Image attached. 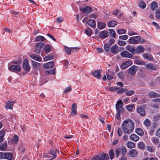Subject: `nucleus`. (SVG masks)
Returning <instances> with one entry per match:
<instances>
[{
    "label": "nucleus",
    "instance_id": "nucleus-1",
    "mask_svg": "<svg viewBox=\"0 0 160 160\" xmlns=\"http://www.w3.org/2000/svg\"><path fill=\"white\" fill-rule=\"evenodd\" d=\"M121 127L124 133L130 134L134 130V123L131 119H127L124 121Z\"/></svg>",
    "mask_w": 160,
    "mask_h": 160
},
{
    "label": "nucleus",
    "instance_id": "nucleus-2",
    "mask_svg": "<svg viewBox=\"0 0 160 160\" xmlns=\"http://www.w3.org/2000/svg\"><path fill=\"white\" fill-rule=\"evenodd\" d=\"M126 153V148L125 147L122 146L115 149L116 156L117 158L121 154V155H124Z\"/></svg>",
    "mask_w": 160,
    "mask_h": 160
},
{
    "label": "nucleus",
    "instance_id": "nucleus-3",
    "mask_svg": "<svg viewBox=\"0 0 160 160\" xmlns=\"http://www.w3.org/2000/svg\"><path fill=\"white\" fill-rule=\"evenodd\" d=\"M140 40H141V38L140 37L136 36L130 38L128 42L130 43L137 44L139 43Z\"/></svg>",
    "mask_w": 160,
    "mask_h": 160
},
{
    "label": "nucleus",
    "instance_id": "nucleus-4",
    "mask_svg": "<svg viewBox=\"0 0 160 160\" xmlns=\"http://www.w3.org/2000/svg\"><path fill=\"white\" fill-rule=\"evenodd\" d=\"M44 43L42 42H37L36 43L34 52L37 54H39Z\"/></svg>",
    "mask_w": 160,
    "mask_h": 160
},
{
    "label": "nucleus",
    "instance_id": "nucleus-5",
    "mask_svg": "<svg viewBox=\"0 0 160 160\" xmlns=\"http://www.w3.org/2000/svg\"><path fill=\"white\" fill-rule=\"evenodd\" d=\"M21 66L19 65H14L11 66L9 68L12 72H20L21 70Z\"/></svg>",
    "mask_w": 160,
    "mask_h": 160
},
{
    "label": "nucleus",
    "instance_id": "nucleus-6",
    "mask_svg": "<svg viewBox=\"0 0 160 160\" xmlns=\"http://www.w3.org/2000/svg\"><path fill=\"white\" fill-rule=\"evenodd\" d=\"M120 55L122 57L124 58H132L133 56V55L126 50H125L122 52L120 54Z\"/></svg>",
    "mask_w": 160,
    "mask_h": 160
},
{
    "label": "nucleus",
    "instance_id": "nucleus-7",
    "mask_svg": "<svg viewBox=\"0 0 160 160\" xmlns=\"http://www.w3.org/2000/svg\"><path fill=\"white\" fill-rule=\"evenodd\" d=\"M138 69V68L136 66L133 65L128 70V73L130 75H133L135 74Z\"/></svg>",
    "mask_w": 160,
    "mask_h": 160
},
{
    "label": "nucleus",
    "instance_id": "nucleus-8",
    "mask_svg": "<svg viewBox=\"0 0 160 160\" xmlns=\"http://www.w3.org/2000/svg\"><path fill=\"white\" fill-rule=\"evenodd\" d=\"M80 11L83 13H88L90 12L92 10V9L90 6L86 7H81L79 8Z\"/></svg>",
    "mask_w": 160,
    "mask_h": 160
},
{
    "label": "nucleus",
    "instance_id": "nucleus-9",
    "mask_svg": "<svg viewBox=\"0 0 160 160\" xmlns=\"http://www.w3.org/2000/svg\"><path fill=\"white\" fill-rule=\"evenodd\" d=\"M29 62L27 59H25L23 63V68L25 71H29L30 69V66L29 65Z\"/></svg>",
    "mask_w": 160,
    "mask_h": 160
},
{
    "label": "nucleus",
    "instance_id": "nucleus-10",
    "mask_svg": "<svg viewBox=\"0 0 160 160\" xmlns=\"http://www.w3.org/2000/svg\"><path fill=\"white\" fill-rule=\"evenodd\" d=\"M15 102L14 101H10L8 100L6 102V104L5 106L6 109H12V106L15 103Z\"/></svg>",
    "mask_w": 160,
    "mask_h": 160
},
{
    "label": "nucleus",
    "instance_id": "nucleus-11",
    "mask_svg": "<svg viewBox=\"0 0 160 160\" xmlns=\"http://www.w3.org/2000/svg\"><path fill=\"white\" fill-rule=\"evenodd\" d=\"M132 64V62L130 60H128L123 62L121 64V67L122 69H125Z\"/></svg>",
    "mask_w": 160,
    "mask_h": 160
},
{
    "label": "nucleus",
    "instance_id": "nucleus-12",
    "mask_svg": "<svg viewBox=\"0 0 160 160\" xmlns=\"http://www.w3.org/2000/svg\"><path fill=\"white\" fill-rule=\"evenodd\" d=\"M86 23L92 28L96 27V22L93 19H89L86 22Z\"/></svg>",
    "mask_w": 160,
    "mask_h": 160
},
{
    "label": "nucleus",
    "instance_id": "nucleus-13",
    "mask_svg": "<svg viewBox=\"0 0 160 160\" xmlns=\"http://www.w3.org/2000/svg\"><path fill=\"white\" fill-rule=\"evenodd\" d=\"M119 51L118 47L117 45H114L112 46L110 49V52L115 54L118 53Z\"/></svg>",
    "mask_w": 160,
    "mask_h": 160
},
{
    "label": "nucleus",
    "instance_id": "nucleus-14",
    "mask_svg": "<svg viewBox=\"0 0 160 160\" xmlns=\"http://www.w3.org/2000/svg\"><path fill=\"white\" fill-rule=\"evenodd\" d=\"M123 104L121 100H119L118 102L116 105V108L117 109V111H120V110H122L123 109L122 108Z\"/></svg>",
    "mask_w": 160,
    "mask_h": 160
},
{
    "label": "nucleus",
    "instance_id": "nucleus-15",
    "mask_svg": "<svg viewBox=\"0 0 160 160\" xmlns=\"http://www.w3.org/2000/svg\"><path fill=\"white\" fill-rule=\"evenodd\" d=\"M128 154L130 157H135L137 156L138 152L136 149H132L129 151Z\"/></svg>",
    "mask_w": 160,
    "mask_h": 160
},
{
    "label": "nucleus",
    "instance_id": "nucleus-16",
    "mask_svg": "<svg viewBox=\"0 0 160 160\" xmlns=\"http://www.w3.org/2000/svg\"><path fill=\"white\" fill-rule=\"evenodd\" d=\"M142 56L144 58L149 61H152L153 59V58L151 55L149 54L144 53L142 54Z\"/></svg>",
    "mask_w": 160,
    "mask_h": 160
},
{
    "label": "nucleus",
    "instance_id": "nucleus-17",
    "mask_svg": "<svg viewBox=\"0 0 160 160\" xmlns=\"http://www.w3.org/2000/svg\"><path fill=\"white\" fill-rule=\"evenodd\" d=\"M137 111L141 115L144 116L145 115V111L144 108L139 107L137 108Z\"/></svg>",
    "mask_w": 160,
    "mask_h": 160
},
{
    "label": "nucleus",
    "instance_id": "nucleus-18",
    "mask_svg": "<svg viewBox=\"0 0 160 160\" xmlns=\"http://www.w3.org/2000/svg\"><path fill=\"white\" fill-rule=\"evenodd\" d=\"M126 49L132 54H134L135 52V49L133 46L130 45H128L126 47Z\"/></svg>",
    "mask_w": 160,
    "mask_h": 160
},
{
    "label": "nucleus",
    "instance_id": "nucleus-19",
    "mask_svg": "<svg viewBox=\"0 0 160 160\" xmlns=\"http://www.w3.org/2000/svg\"><path fill=\"white\" fill-rule=\"evenodd\" d=\"M30 57L35 61L38 62H41V58L40 57L35 54H33L30 55Z\"/></svg>",
    "mask_w": 160,
    "mask_h": 160
},
{
    "label": "nucleus",
    "instance_id": "nucleus-20",
    "mask_svg": "<svg viewBox=\"0 0 160 160\" xmlns=\"http://www.w3.org/2000/svg\"><path fill=\"white\" fill-rule=\"evenodd\" d=\"M108 32L106 30L102 31L99 33L100 37L102 38H105L108 37Z\"/></svg>",
    "mask_w": 160,
    "mask_h": 160
},
{
    "label": "nucleus",
    "instance_id": "nucleus-21",
    "mask_svg": "<svg viewBox=\"0 0 160 160\" xmlns=\"http://www.w3.org/2000/svg\"><path fill=\"white\" fill-rule=\"evenodd\" d=\"M145 50V48L142 46H138L135 49V52L137 53H142Z\"/></svg>",
    "mask_w": 160,
    "mask_h": 160
},
{
    "label": "nucleus",
    "instance_id": "nucleus-22",
    "mask_svg": "<svg viewBox=\"0 0 160 160\" xmlns=\"http://www.w3.org/2000/svg\"><path fill=\"white\" fill-rule=\"evenodd\" d=\"M54 65V62L53 61H51L44 64L43 67L46 68H51Z\"/></svg>",
    "mask_w": 160,
    "mask_h": 160
},
{
    "label": "nucleus",
    "instance_id": "nucleus-23",
    "mask_svg": "<svg viewBox=\"0 0 160 160\" xmlns=\"http://www.w3.org/2000/svg\"><path fill=\"white\" fill-rule=\"evenodd\" d=\"M145 65V67L149 70H155L156 69V67L153 66L152 63L147 64Z\"/></svg>",
    "mask_w": 160,
    "mask_h": 160
},
{
    "label": "nucleus",
    "instance_id": "nucleus-24",
    "mask_svg": "<svg viewBox=\"0 0 160 160\" xmlns=\"http://www.w3.org/2000/svg\"><path fill=\"white\" fill-rule=\"evenodd\" d=\"M108 158V155L104 153L101 154L100 156H99V160H107Z\"/></svg>",
    "mask_w": 160,
    "mask_h": 160
},
{
    "label": "nucleus",
    "instance_id": "nucleus-25",
    "mask_svg": "<svg viewBox=\"0 0 160 160\" xmlns=\"http://www.w3.org/2000/svg\"><path fill=\"white\" fill-rule=\"evenodd\" d=\"M130 138L131 140L134 142H137L139 139V137L138 136L135 134H132L130 136Z\"/></svg>",
    "mask_w": 160,
    "mask_h": 160
},
{
    "label": "nucleus",
    "instance_id": "nucleus-26",
    "mask_svg": "<svg viewBox=\"0 0 160 160\" xmlns=\"http://www.w3.org/2000/svg\"><path fill=\"white\" fill-rule=\"evenodd\" d=\"M117 24V22L116 21L112 20L109 22L108 23L107 25L109 27L113 28L115 27Z\"/></svg>",
    "mask_w": 160,
    "mask_h": 160
},
{
    "label": "nucleus",
    "instance_id": "nucleus-27",
    "mask_svg": "<svg viewBox=\"0 0 160 160\" xmlns=\"http://www.w3.org/2000/svg\"><path fill=\"white\" fill-rule=\"evenodd\" d=\"M126 145L127 147L130 149L134 148L135 146V144L131 141H128L126 143Z\"/></svg>",
    "mask_w": 160,
    "mask_h": 160
},
{
    "label": "nucleus",
    "instance_id": "nucleus-28",
    "mask_svg": "<svg viewBox=\"0 0 160 160\" xmlns=\"http://www.w3.org/2000/svg\"><path fill=\"white\" fill-rule=\"evenodd\" d=\"M106 26L105 23L102 22H99L98 25V28L102 30L105 28Z\"/></svg>",
    "mask_w": 160,
    "mask_h": 160
},
{
    "label": "nucleus",
    "instance_id": "nucleus-29",
    "mask_svg": "<svg viewBox=\"0 0 160 160\" xmlns=\"http://www.w3.org/2000/svg\"><path fill=\"white\" fill-rule=\"evenodd\" d=\"M100 74L101 73L99 70H97L93 73V75L98 79L100 78L101 77Z\"/></svg>",
    "mask_w": 160,
    "mask_h": 160
},
{
    "label": "nucleus",
    "instance_id": "nucleus-30",
    "mask_svg": "<svg viewBox=\"0 0 160 160\" xmlns=\"http://www.w3.org/2000/svg\"><path fill=\"white\" fill-rule=\"evenodd\" d=\"M43 49L46 53H49L51 51V47L49 44H46Z\"/></svg>",
    "mask_w": 160,
    "mask_h": 160
},
{
    "label": "nucleus",
    "instance_id": "nucleus-31",
    "mask_svg": "<svg viewBox=\"0 0 160 160\" xmlns=\"http://www.w3.org/2000/svg\"><path fill=\"white\" fill-rule=\"evenodd\" d=\"M56 70L55 68H54L51 70H48L45 71V73L47 75H49L50 74H55V70Z\"/></svg>",
    "mask_w": 160,
    "mask_h": 160
},
{
    "label": "nucleus",
    "instance_id": "nucleus-32",
    "mask_svg": "<svg viewBox=\"0 0 160 160\" xmlns=\"http://www.w3.org/2000/svg\"><path fill=\"white\" fill-rule=\"evenodd\" d=\"M45 39H46L44 37L40 35L37 36L35 38V40L36 42H42Z\"/></svg>",
    "mask_w": 160,
    "mask_h": 160
},
{
    "label": "nucleus",
    "instance_id": "nucleus-33",
    "mask_svg": "<svg viewBox=\"0 0 160 160\" xmlns=\"http://www.w3.org/2000/svg\"><path fill=\"white\" fill-rule=\"evenodd\" d=\"M136 132L139 135L142 136L144 135V132L143 130L139 128H138L136 129Z\"/></svg>",
    "mask_w": 160,
    "mask_h": 160
},
{
    "label": "nucleus",
    "instance_id": "nucleus-34",
    "mask_svg": "<svg viewBox=\"0 0 160 160\" xmlns=\"http://www.w3.org/2000/svg\"><path fill=\"white\" fill-rule=\"evenodd\" d=\"M72 111L71 112L72 115H76L77 113V107L75 103H73L72 106Z\"/></svg>",
    "mask_w": 160,
    "mask_h": 160
},
{
    "label": "nucleus",
    "instance_id": "nucleus-35",
    "mask_svg": "<svg viewBox=\"0 0 160 160\" xmlns=\"http://www.w3.org/2000/svg\"><path fill=\"white\" fill-rule=\"evenodd\" d=\"M53 56L51 54H48L45 56L43 58V60L45 61L51 60L53 59Z\"/></svg>",
    "mask_w": 160,
    "mask_h": 160
},
{
    "label": "nucleus",
    "instance_id": "nucleus-36",
    "mask_svg": "<svg viewBox=\"0 0 160 160\" xmlns=\"http://www.w3.org/2000/svg\"><path fill=\"white\" fill-rule=\"evenodd\" d=\"M149 96L151 98H153L159 97V95L155 92H151L149 94Z\"/></svg>",
    "mask_w": 160,
    "mask_h": 160
},
{
    "label": "nucleus",
    "instance_id": "nucleus-37",
    "mask_svg": "<svg viewBox=\"0 0 160 160\" xmlns=\"http://www.w3.org/2000/svg\"><path fill=\"white\" fill-rule=\"evenodd\" d=\"M32 65L35 68L37 69L40 66V63L35 62L33 61H32L31 62Z\"/></svg>",
    "mask_w": 160,
    "mask_h": 160
},
{
    "label": "nucleus",
    "instance_id": "nucleus-38",
    "mask_svg": "<svg viewBox=\"0 0 160 160\" xmlns=\"http://www.w3.org/2000/svg\"><path fill=\"white\" fill-rule=\"evenodd\" d=\"M109 154L110 157V158L112 160L114 157V151L113 149L111 150L109 152Z\"/></svg>",
    "mask_w": 160,
    "mask_h": 160
},
{
    "label": "nucleus",
    "instance_id": "nucleus-39",
    "mask_svg": "<svg viewBox=\"0 0 160 160\" xmlns=\"http://www.w3.org/2000/svg\"><path fill=\"white\" fill-rule=\"evenodd\" d=\"M85 32L87 35L90 36L92 33V30L90 28L88 27L85 30Z\"/></svg>",
    "mask_w": 160,
    "mask_h": 160
},
{
    "label": "nucleus",
    "instance_id": "nucleus-40",
    "mask_svg": "<svg viewBox=\"0 0 160 160\" xmlns=\"http://www.w3.org/2000/svg\"><path fill=\"white\" fill-rule=\"evenodd\" d=\"M5 158L11 160L12 159V154L9 152H6Z\"/></svg>",
    "mask_w": 160,
    "mask_h": 160
},
{
    "label": "nucleus",
    "instance_id": "nucleus-41",
    "mask_svg": "<svg viewBox=\"0 0 160 160\" xmlns=\"http://www.w3.org/2000/svg\"><path fill=\"white\" fill-rule=\"evenodd\" d=\"M108 31H109L110 36L112 37L115 38L116 34L115 31L112 29H109Z\"/></svg>",
    "mask_w": 160,
    "mask_h": 160
},
{
    "label": "nucleus",
    "instance_id": "nucleus-42",
    "mask_svg": "<svg viewBox=\"0 0 160 160\" xmlns=\"http://www.w3.org/2000/svg\"><path fill=\"white\" fill-rule=\"evenodd\" d=\"M114 74V73L112 72H109V73L107 74V76L108 79L110 80L113 78V75Z\"/></svg>",
    "mask_w": 160,
    "mask_h": 160
},
{
    "label": "nucleus",
    "instance_id": "nucleus-43",
    "mask_svg": "<svg viewBox=\"0 0 160 160\" xmlns=\"http://www.w3.org/2000/svg\"><path fill=\"white\" fill-rule=\"evenodd\" d=\"M5 135L4 131L1 130L0 131V142L3 141V138Z\"/></svg>",
    "mask_w": 160,
    "mask_h": 160
},
{
    "label": "nucleus",
    "instance_id": "nucleus-44",
    "mask_svg": "<svg viewBox=\"0 0 160 160\" xmlns=\"http://www.w3.org/2000/svg\"><path fill=\"white\" fill-rule=\"evenodd\" d=\"M135 62L137 64L139 65H144L145 64L144 62L141 61L139 59H136L135 60Z\"/></svg>",
    "mask_w": 160,
    "mask_h": 160
},
{
    "label": "nucleus",
    "instance_id": "nucleus-45",
    "mask_svg": "<svg viewBox=\"0 0 160 160\" xmlns=\"http://www.w3.org/2000/svg\"><path fill=\"white\" fill-rule=\"evenodd\" d=\"M157 2L154 1L153 2H152V3L151 7V9L153 11H154L155 9L157 8Z\"/></svg>",
    "mask_w": 160,
    "mask_h": 160
},
{
    "label": "nucleus",
    "instance_id": "nucleus-46",
    "mask_svg": "<svg viewBox=\"0 0 160 160\" xmlns=\"http://www.w3.org/2000/svg\"><path fill=\"white\" fill-rule=\"evenodd\" d=\"M126 94L127 96H130L134 93V91L132 90H126Z\"/></svg>",
    "mask_w": 160,
    "mask_h": 160
},
{
    "label": "nucleus",
    "instance_id": "nucleus-47",
    "mask_svg": "<svg viewBox=\"0 0 160 160\" xmlns=\"http://www.w3.org/2000/svg\"><path fill=\"white\" fill-rule=\"evenodd\" d=\"M117 33L119 34H125L126 32V31L125 30L122 29H120L117 30Z\"/></svg>",
    "mask_w": 160,
    "mask_h": 160
},
{
    "label": "nucleus",
    "instance_id": "nucleus-48",
    "mask_svg": "<svg viewBox=\"0 0 160 160\" xmlns=\"http://www.w3.org/2000/svg\"><path fill=\"white\" fill-rule=\"evenodd\" d=\"M64 49L65 52L68 54H70L71 52V48H69L68 47L65 46L64 47Z\"/></svg>",
    "mask_w": 160,
    "mask_h": 160
},
{
    "label": "nucleus",
    "instance_id": "nucleus-49",
    "mask_svg": "<svg viewBox=\"0 0 160 160\" xmlns=\"http://www.w3.org/2000/svg\"><path fill=\"white\" fill-rule=\"evenodd\" d=\"M7 144L6 143H4L3 144L0 146V150H4L7 147Z\"/></svg>",
    "mask_w": 160,
    "mask_h": 160
},
{
    "label": "nucleus",
    "instance_id": "nucleus-50",
    "mask_svg": "<svg viewBox=\"0 0 160 160\" xmlns=\"http://www.w3.org/2000/svg\"><path fill=\"white\" fill-rule=\"evenodd\" d=\"M144 123L146 126L148 127L150 125L151 122L149 119H146L144 121Z\"/></svg>",
    "mask_w": 160,
    "mask_h": 160
},
{
    "label": "nucleus",
    "instance_id": "nucleus-51",
    "mask_svg": "<svg viewBox=\"0 0 160 160\" xmlns=\"http://www.w3.org/2000/svg\"><path fill=\"white\" fill-rule=\"evenodd\" d=\"M138 145L139 148L142 149H144L145 147V145L143 142H139Z\"/></svg>",
    "mask_w": 160,
    "mask_h": 160
},
{
    "label": "nucleus",
    "instance_id": "nucleus-52",
    "mask_svg": "<svg viewBox=\"0 0 160 160\" xmlns=\"http://www.w3.org/2000/svg\"><path fill=\"white\" fill-rule=\"evenodd\" d=\"M50 154L51 155H52L53 157L51 159H49L48 160H52L53 159H54L56 156V153H55L53 150H52L50 151Z\"/></svg>",
    "mask_w": 160,
    "mask_h": 160
},
{
    "label": "nucleus",
    "instance_id": "nucleus-53",
    "mask_svg": "<svg viewBox=\"0 0 160 160\" xmlns=\"http://www.w3.org/2000/svg\"><path fill=\"white\" fill-rule=\"evenodd\" d=\"M117 76L120 78L123 79L124 78V75L123 72H121L118 74Z\"/></svg>",
    "mask_w": 160,
    "mask_h": 160
},
{
    "label": "nucleus",
    "instance_id": "nucleus-54",
    "mask_svg": "<svg viewBox=\"0 0 160 160\" xmlns=\"http://www.w3.org/2000/svg\"><path fill=\"white\" fill-rule=\"evenodd\" d=\"M139 6L140 7L144 9L146 7V5L145 3L143 2H139Z\"/></svg>",
    "mask_w": 160,
    "mask_h": 160
},
{
    "label": "nucleus",
    "instance_id": "nucleus-55",
    "mask_svg": "<svg viewBox=\"0 0 160 160\" xmlns=\"http://www.w3.org/2000/svg\"><path fill=\"white\" fill-rule=\"evenodd\" d=\"M120 88L117 86H115L114 87H110L109 88V91H114L116 90H119Z\"/></svg>",
    "mask_w": 160,
    "mask_h": 160
},
{
    "label": "nucleus",
    "instance_id": "nucleus-56",
    "mask_svg": "<svg viewBox=\"0 0 160 160\" xmlns=\"http://www.w3.org/2000/svg\"><path fill=\"white\" fill-rule=\"evenodd\" d=\"M118 45L120 46H124L126 44V42L123 41H119L118 42Z\"/></svg>",
    "mask_w": 160,
    "mask_h": 160
},
{
    "label": "nucleus",
    "instance_id": "nucleus-57",
    "mask_svg": "<svg viewBox=\"0 0 160 160\" xmlns=\"http://www.w3.org/2000/svg\"><path fill=\"white\" fill-rule=\"evenodd\" d=\"M128 36L127 35H126L122 36H120L119 37V38L120 39L126 40L128 38Z\"/></svg>",
    "mask_w": 160,
    "mask_h": 160
},
{
    "label": "nucleus",
    "instance_id": "nucleus-58",
    "mask_svg": "<svg viewBox=\"0 0 160 160\" xmlns=\"http://www.w3.org/2000/svg\"><path fill=\"white\" fill-rule=\"evenodd\" d=\"M119 90L117 91V93L118 94H121L122 92H124L127 90L126 88H121L119 89Z\"/></svg>",
    "mask_w": 160,
    "mask_h": 160
},
{
    "label": "nucleus",
    "instance_id": "nucleus-59",
    "mask_svg": "<svg viewBox=\"0 0 160 160\" xmlns=\"http://www.w3.org/2000/svg\"><path fill=\"white\" fill-rule=\"evenodd\" d=\"M148 151L150 152H154V148L150 146H147V147Z\"/></svg>",
    "mask_w": 160,
    "mask_h": 160
},
{
    "label": "nucleus",
    "instance_id": "nucleus-60",
    "mask_svg": "<svg viewBox=\"0 0 160 160\" xmlns=\"http://www.w3.org/2000/svg\"><path fill=\"white\" fill-rule=\"evenodd\" d=\"M134 106L133 105H129L127 106V109L128 111H131L132 110Z\"/></svg>",
    "mask_w": 160,
    "mask_h": 160
},
{
    "label": "nucleus",
    "instance_id": "nucleus-61",
    "mask_svg": "<svg viewBox=\"0 0 160 160\" xmlns=\"http://www.w3.org/2000/svg\"><path fill=\"white\" fill-rule=\"evenodd\" d=\"M156 16L157 18L160 19V11L158 10L156 12Z\"/></svg>",
    "mask_w": 160,
    "mask_h": 160
},
{
    "label": "nucleus",
    "instance_id": "nucleus-62",
    "mask_svg": "<svg viewBox=\"0 0 160 160\" xmlns=\"http://www.w3.org/2000/svg\"><path fill=\"white\" fill-rule=\"evenodd\" d=\"M72 90L71 87L70 86L67 87L64 91V93H67L68 92L70 91H71Z\"/></svg>",
    "mask_w": 160,
    "mask_h": 160
},
{
    "label": "nucleus",
    "instance_id": "nucleus-63",
    "mask_svg": "<svg viewBox=\"0 0 160 160\" xmlns=\"http://www.w3.org/2000/svg\"><path fill=\"white\" fill-rule=\"evenodd\" d=\"M6 152H0V158L5 159Z\"/></svg>",
    "mask_w": 160,
    "mask_h": 160
},
{
    "label": "nucleus",
    "instance_id": "nucleus-64",
    "mask_svg": "<svg viewBox=\"0 0 160 160\" xmlns=\"http://www.w3.org/2000/svg\"><path fill=\"white\" fill-rule=\"evenodd\" d=\"M118 134V136H121L122 134V131L120 128H118L117 130Z\"/></svg>",
    "mask_w": 160,
    "mask_h": 160
}]
</instances>
